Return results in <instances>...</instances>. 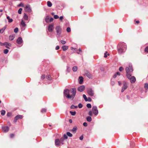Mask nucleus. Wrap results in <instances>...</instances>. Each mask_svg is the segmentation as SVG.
Returning <instances> with one entry per match:
<instances>
[{"label": "nucleus", "instance_id": "obj_1", "mask_svg": "<svg viewBox=\"0 0 148 148\" xmlns=\"http://www.w3.org/2000/svg\"><path fill=\"white\" fill-rule=\"evenodd\" d=\"M76 90L75 88H72L70 90L66 89L64 90V96L67 98L73 99L75 95Z\"/></svg>", "mask_w": 148, "mask_h": 148}, {"label": "nucleus", "instance_id": "obj_2", "mask_svg": "<svg viewBox=\"0 0 148 148\" xmlns=\"http://www.w3.org/2000/svg\"><path fill=\"white\" fill-rule=\"evenodd\" d=\"M124 49L122 48L121 47H120L119 46H118V51L119 53L121 54L124 53L126 50V47L125 46V45L124 44Z\"/></svg>", "mask_w": 148, "mask_h": 148}, {"label": "nucleus", "instance_id": "obj_3", "mask_svg": "<svg viewBox=\"0 0 148 148\" xmlns=\"http://www.w3.org/2000/svg\"><path fill=\"white\" fill-rule=\"evenodd\" d=\"M87 92L89 95L90 96H94L95 93L94 90L91 88H88L87 89Z\"/></svg>", "mask_w": 148, "mask_h": 148}, {"label": "nucleus", "instance_id": "obj_4", "mask_svg": "<svg viewBox=\"0 0 148 148\" xmlns=\"http://www.w3.org/2000/svg\"><path fill=\"white\" fill-rule=\"evenodd\" d=\"M125 70L126 74L131 73L132 72L133 69L131 64H129V66L126 68Z\"/></svg>", "mask_w": 148, "mask_h": 148}, {"label": "nucleus", "instance_id": "obj_5", "mask_svg": "<svg viewBox=\"0 0 148 148\" xmlns=\"http://www.w3.org/2000/svg\"><path fill=\"white\" fill-rule=\"evenodd\" d=\"M56 32L57 33L56 36H60L61 32L62 29L61 28L60 26H58L56 27Z\"/></svg>", "mask_w": 148, "mask_h": 148}, {"label": "nucleus", "instance_id": "obj_6", "mask_svg": "<svg viewBox=\"0 0 148 148\" xmlns=\"http://www.w3.org/2000/svg\"><path fill=\"white\" fill-rule=\"evenodd\" d=\"M7 45H9V47H11V44L10 43H8L7 42H5L3 43H2L0 41V45L1 46H3L4 45H5V47L8 49H10V48L7 47Z\"/></svg>", "mask_w": 148, "mask_h": 148}, {"label": "nucleus", "instance_id": "obj_7", "mask_svg": "<svg viewBox=\"0 0 148 148\" xmlns=\"http://www.w3.org/2000/svg\"><path fill=\"white\" fill-rule=\"evenodd\" d=\"M92 112L95 116L98 114V110L97 107L96 106H94L92 108Z\"/></svg>", "mask_w": 148, "mask_h": 148}, {"label": "nucleus", "instance_id": "obj_8", "mask_svg": "<svg viewBox=\"0 0 148 148\" xmlns=\"http://www.w3.org/2000/svg\"><path fill=\"white\" fill-rule=\"evenodd\" d=\"M24 8L26 12H30L32 11V10L29 5H25Z\"/></svg>", "mask_w": 148, "mask_h": 148}, {"label": "nucleus", "instance_id": "obj_9", "mask_svg": "<svg viewBox=\"0 0 148 148\" xmlns=\"http://www.w3.org/2000/svg\"><path fill=\"white\" fill-rule=\"evenodd\" d=\"M127 83L124 81L123 82V86L122 88L121 92H123L125 90H126L127 88Z\"/></svg>", "mask_w": 148, "mask_h": 148}, {"label": "nucleus", "instance_id": "obj_10", "mask_svg": "<svg viewBox=\"0 0 148 148\" xmlns=\"http://www.w3.org/2000/svg\"><path fill=\"white\" fill-rule=\"evenodd\" d=\"M23 118V116L21 115H18L16 116L14 118V122L16 123L18 119H21Z\"/></svg>", "mask_w": 148, "mask_h": 148}, {"label": "nucleus", "instance_id": "obj_11", "mask_svg": "<svg viewBox=\"0 0 148 148\" xmlns=\"http://www.w3.org/2000/svg\"><path fill=\"white\" fill-rule=\"evenodd\" d=\"M2 130L4 132H8L9 129V127L8 126H2Z\"/></svg>", "mask_w": 148, "mask_h": 148}, {"label": "nucleus", "instance_id": "obj_12", "mask_svg": "<svg viewBox=\"0 0 148 148\" xmlns=\"http://www.w3.org/2000/svg\"><path fill=\"white\" fill-rule=\"evenodd\" d=\"M55 145L57 147H59L60 145H61V144L60 142V139H56L55 140Z\"/></svg>", "mask_w": 148, "mask_h": 148}, {"label": "nucleus", "instance_id": "obj_13", "mask_svg": "<svg viewBox=\"0 0 148 148\" xmlns=\"http://www.w3.org/2000/svg\"><path fill=\"white\" fill-rule=\"evenodd\" d=\"M85 89V86L84 85H81L78 87L77 90L80 92H82Z\"/></svg>", "mask_w": 148, "mask_h": 148}, {"label": "nucleus", "instance_id": "obj_14", "mask_svg": "<svg viewBox=\"0 0 148 148\" xmlns=\"http://www.w3.org/2000/svg\"><path fill=\"white\" fill-rule=\"evenodd\" d=\"M54 29L53 25H50L48 27V30L49 32H53Z\"/></svg>", "mask_w": 148, "mask_h": 148}, {"label": "nucleus", "instance_id": "obj_15", "mask_svg": "<svg viewBox=\"0 0 148 148\" xmlns=\"http://www.w3.org/2000/svg\"><path fill=\"white\" fill-rule=\"evenodd\" d=\"M16 42L18 44H20L23 42V40L21 37H19L16 40Z\"/></svg>", "mask_w": 148, "mask_h": 148}, {"label": "nucleus", "instance_id": "obj_16", "mask_svg": "<svg viewBox=\"0 0 148 148\" xmlns=\"http://www.w3.org/2000/svg\"><path fill=\"white\" fill-rule=\"evenodd\" d=\"M130 82L131 83H134L136 81V79L135 77L132 76V77L130 79Z\"/></svg>", "mask_w": 148, "mask_h": 148}, {"label": "nucleus", "instance_id": "obj_17", "mask_svg": "<svg viewBox=\"0 0 148 148\" xmlns=\"http://www.w3.org/2000/svg\"><path fill=\"white\" fill-rule=\"evenodd\" d=\"M83 78L82 76H80L79 77L78 81L79 84H82L83 82Z\"/></svg>", "mask_w": 148, "mask_h": 148}, {"label": "nucleus", "instance_id": "obj_18", "mask_svg": "<svg viewBox=\"0 0 148 148\" xmlns=\"http://www.w3.org/2000/svg\"><path fill=\"white\" fill-rule=\"evenodd\" d=\"M124 44L125 46L127 47V46L126 44L123 42H121L120 43V44L119 45V46L120 47H121L122 48L124 49V44Z\"/></svg>", "mask_w": 148, "mask_h": 148}, {"label": "nucleus", "instance_id": "obj_19", "mask_svg": "<svg viewBox=\"0 0 148 148\" xmlns=\"http://www.w3.org/2000/svg\"><path fill=\"white\" fill-rule=\"evenodd\" d=\"M77 130V126H74L73 129L71 130V131L74 133H75L76 132V131Z\"/></svg>", "mask_w": 148, "mask_h": 148}, {"label": "nucleus", "instance_id": "obj_20", "mask_svg": "<svg viewBox=\"0 0 148 148\" xmlns=\"http://www.w3.org/2000/svg\"><path fill=\"white\" fill-rule=\"evenodd\" d=\"M86 76L89 78H92V75L90 74V73L88 72H87L86 73Z\"/></svg>", "mask_w": 148, "mask_h": 148}, {"label": "nucleus", "instance_id": "obj_21", "mask_svg": "<svg viewBox=\"0 0 148 148\" xmlns=\"http://www.w3.org/2000/svg\"><path fill=\"white\" fill-rule=\"evenodd\" d=\"M21 24L23 27H25L26 26V25L25 24V22L23 21V20H22L21 22Z\"/></svg>", "mask_w": 148, "mask_h": 148}, {"label": "nucleus", "instance_id": "obj_22", "mask_svg": "<svg viewBox=\"0 0 148 148\" xmlns=\"http://www.w3.org/2000/svg\"><path fill=\"white\" fill-rule=\"evenodd\" d=\"M59 139L62 145H63L64 144V142L65 140L63 138H61Z\"/></svg>", "mask_w": 148, "mask_h": 148}, {"label": "nucleus", "instance_id": "obj_23", "mask_svg": "<svg viewBox=\"0 0 148 148\" xmlns=\"http://www.w3.org/2000/svg\"><path fill=\"white\" fill-rule=\"evenodd\" d=\"M15 37L14 35H10L9 36V39L10 40H12Z\"/></svg>", "mask_w": 148, "mask_h": 148}, {"label": "nucleus", "instance_id": "obj_24", "mask_svg": "<svg viewBox=\"0 0 148 148\" xmlns=\"http://www.w3.org/2000/svg\"><path fill=\"white\" fill-rule=\"evenodd\" d=\"M68 48V46L64 45L62 47V49L64 51H65Z\"/></svg>", "mask_w": 148, "mask_h": 148}, {"label": "nucleus", "instance_id": "obj_25", "mask_svg": "<svg viewBox=\"0 0 148 148\" xmlns=\"http://www.w3.org/2000/svg\"><path fill=\"white\" fill-rule=\"evenodd\" d=\"M131 73L126 74V76L130 80V78H131L132 77V76Z\"/></svg>", "mask_w": 148, "mask_h": 148}, {"label": "nucleus", "instance_id": "obj_26", "mask_svg": "<svg viewBox=\"0 0 148 148\" xmlns=\"http://www.w3.org/2000/svg\"><path fill=\"white\" fill-rule=\"evenodd\" d=\"M7 18L8 20V22L9 23H11L13 21V20L12 18H10L9 16L7 17Z\"/></svg>", "mask_w": 148, "mask_h": 148}, {"label": "nucleus", "instance_id": "obj_27", "mask_svg": "<svg viewBox=\"0 0 148 148\" xmlns=\"http://www.w3.org/2000/svg\"><path fill=\"white\" fill-rule=\"evenodd\" d=\"M86 120L90 122L92 121V118L91 117L88 116L86 117Z\"/></svg>", "mask_w": 148, "mask_h": 148}, {"label": "nucleus", "instance_id": "obj_28", "mask_svg": "<svg viewBox=\"0 0 148 148\" xmlns=\"http://www.w3.org/2000/svg\"><path fill=\"white\" fill-rule=\"evenodd\" d=\"M47 5L49 7H51L52 5V4L50 1H48L47 2Z\"/></svg>", "mask_w": 148, "mask_h": 148}, {"label": "nucleus", "instance_id": "obj_29", "mask_svg": "<svg viewBox=\"0 0 148 148\" xmlns=\"http://www.w3.org/2000/svg\"><path fill=\"white\" fill-rule=\"evenodd\" d=\"M72 69L73 71L76 72L77 70V68L76 66H74L73 68Z\"/></svg>", "mask_w": 148, "mask_h": 148}, {"label": "nucleus", "instance_id": "obj_30", "mask_svg": "<svg viewBox=\"0 0 148 148\" xmlns=\"http://www.w3.org/2000/svg\"><path fill=\"white\" fill-rule=\"evenodd\" d=\"M23 18L25 20H27L28 19V16L27 15L25 14L23 16Z\"/></svg>", "mask_w": 148, "mask_h": 148}, {"label": "nucleus", "instance_id": "obj_31", "mask_svg": "<svg viewBox=\"0 0 148 148\" xmlns=\"http://www.w3.org/2000/svg\"><path fill=\"white\" fill-rule=\"evenodd\" d=\"M49 17L48 16H46L45 18V21L47 23H49Z\"/></svg>", "mask_w": 148, "mask_h": 148}, {"label": "nucleus", "instance_id": "obj_32", "mask_svg": "<svg viewBox=\"0 0 148 148\" xmlns=\"http://www.w3.org/2000/svg\"><path fill=\"white\" fill-rule=\"evenodd\" d=\"M70 113L71 114L72 116H74L76 114V112L75 111L72 112L71 111H70Z\"/></svg>", "mask_w": 148, "mask_h": 148}, {"label": "nucleus", "instance_id": "obj_33", "mask_svg": "<svg viewBox=\"0 0 148 148\" xmlns=\"http://www.w3.org/2000/svg\"><path fill=\"white\" fill-rule=\"evenodd\" d=\"M71 108L72 109H76L77 108V106H74V105H72L71 106Z\"/></svg>", "mask_w": 148, "mask_h": 148}, {"label": "nucleus", "instance_id": "obj_34", "mask_svg": "<svg viewBox=\"0 0 148 148\" xmlns=\"http://www.w3.org/2000/svg\"><path fill=\"white\" fill-rule=\"evenodd\" d=\"M83 98L84 99L85 101H87V99L86 96L84 94L83 95Z\"/></svg>", "mask_w": 148, "mask_h": 148}, {"label": "nucleus", "instance_id": "obj_35", "mask_svg": "<svg viewBox=\"0 0 148 148\" xmlns=\"http://www.w3.org/2000/svg\"><path fill=\"white\" fill-rule=\"evenodd\" d=\"M67 135L69 137H72L73 136L72 134L69 132H67L66 133Z\"/></svg>", "mask_w": 148, "mask_h": 148}, {"label": "nucleus", "instance_id": "obj_36", "mask_svg": "<svg viewBox=\"0 0 148 148\" xmlns=\"http://www.w3.org/2000/svg\"><path fill=\"white\" fill-rule=\"evenodd\" d=\"M5 110H2L1 111V114L2 116H3L5 115Z\"/></svg>", "mask_w": 148, "mask_h": 148}, {"label": "nucleus", "instance_id": "obj_37", "mask_svg": "<svg viewBox=\"0 0 148 148\" xmlns=\"http://www.w3.org/2000/svg\"><path fill=\"white\" fill-rule=\"evenodd\" d=\"M8 49H5L4 50L3 52L5 54H7L8 52Z\"/></svg>", "mask_w": 148, "mask_h": 148}, {"label": "nucleus", "instance_id": "obj_38", "mask_svg": "<svg viewBox=\"0 0 148 148\" xmlns=\"http://www.w3.org/2000/svg\"><path fill=\"white\" fill-rule=\"evenodd\" d=\"M86 106L88 108H90L92 107L90 103H88L86 105Z\"/></svg>", "mask_w": 148, "mask_h": 148}, {"label": "nucleus", "instance_id": "obj_39", "mask_svg": "<svg viewBox=\"0 0 148 148\" xmlns=\"http://www.w3.org/2000/svg\"><path fill=\"white\" fill-rule=\"evenodd\" d=\"M22 9L21 8H20L18 10V12L19 14H21L22 13Z\"/></svg>", "mask_w": 148, "mask_h": 148}, {"label": "nucleus", "instance_id": "obj_40", "mask_svg": "<svg viewBox=\"0 0 148 148\" xmlns=\"http://www.w3.org/2000/svg\"><path fill=\"white\" fill-rule=\"evenodd\" d=\"M18 28L16 27V28H15L14 29V31L15 33H16L18 32Z\"/></svg>", "mask_w": 148, "mask_h": 148}, {"label": "nucleus", "instance_id": "obj_41", "mask_svg": "<svg viewBox=\"0 0 148 148\" xmlns=\"http://www.w3.org/2000/svg\"><path fill=\"white\" fill-rule=\"evenodd\" d=\"M66 31L68 32H71V28L70 27H68L66 29Z\"/></svg>", "mask_w": 148, "mask_h": 148}, {"label": "nucleus", "instance_id": "obj_42", "mask_svg": "<svg viewBox=\"0 0 148 148\" xmlns=\"http://www.w3.org/2000/svg\"><path fill=\"white\" fill-rule=\"evenodd\" d=\"M46 78L50 80L51 79V76L49 75H48L46 76Z\"/></svg>", "mask_w": 148, "mask_h": 148}, {"label": "nucleus", "instance_id": "obj_43", "mask_svg": "<svg viewBox=\"0 0 148 148\" xmlns=\"http://www.w3.org/2000/svg\"><path fill=\"white\" fill-rule=\"evenodd\" d=\"M46 111V109L45 108H43L41 110V112L42 113L45 112Z\"/></svg>", "mask_w": 148, "mask_h": 148}, {"label": "nucleus", "instance_id": "obj_44", "mask_svg": "<svg viewBox=\"0 0 148 148\" xmlns=\"http://www.w3.org/2000/svg\"><path fill=\"white\" fill-rule=\"evenodd\" d=\"M144 88L146 89H147L148 88V84H145L144 85Z\"/></svg>", "mask_w": 148, "mask_h": 148}, {"label": "nucleus", "instance_id": "obj_45", "mask_svg": "<svg viewBox=\"0 0 148 148\" xmlns=\"http://www.w3.org/2000/svg\"><path fill=\"white\" fill-rule=\"evenodd\" d=\"M144 51L146 52H147V53L148 52V46L146 47H145V48L144 50Z\"/></svg>", "mask_w": 148, "mask_h": 148}, {"label": "nucleus", "instance_id": "obj_46", "mask_svg": "<svg viewBox=\"0 0 148 148\" xmlns=\"http://www.w3.org/2000/svg\"><path fill=\"white\" fill-rule=\"evenodd\" d=\"M78 106L79 108H80L82 107L83 105L81 103H80L78 104Z\"/></svg>", "mask_w": 148, "mask_h": 148}, {"label": "nucleus", "instance_id": "obj_47", "mask_svg": "<svg viewBox=\"0 0 148 148\" xmlns=\"http://www.w3.org/2000/svg\"><path fill=\"white\" fill-rule=\"evenodd\" d=\"M59 17L57 15H54V18L55 19H56L58 18H59Z\"/></svg>", "mask_w": 148, "mask_h": 148}, {"label": "nucleus", "instance_id": "obj_48", "mask_svg": "<svg viewBox=\"0 0 148 148\" xmlns=\"http://www.w3.org/2000/svg\"><path fill=\"white\" fill-rule=\"evenodd\" d=\"M5 28H6L5 27H4L2 28L1 29V32H1V33H2L3 32L4 30L5 29Z\"/></svg>", "mask_w": 148, "mask_h": 148}, {"label": "nucleus", "instance_id": "obj_49", "mask_svg": "<svg viewBox=\"0 0 148 148\" xmlns=\"http://www.w3.org/2000/svg\"><path fill=\"white\" fill-rule=\"evenodd\" d=\"M67 69H66V71L67 72H69L70 71V69L68 66H67Z\"/></svg>", "mask_w": 148, "mask_h": 148}, {"label": "nucleus", "instance_id": "obj_50", "mask_svg": "<svg viewBox=\"0 0 148 148\" xmlns=\"http://www.w3.org/2000/svg\"><path fill=\"white\" fill-rule=\"evenodd\" d=\"M115 84V82L114 81L111 80V84L112 85H114Z\"/></svg>", "mask_w": 148, "mask_h": 148}, {"label": "nucleus", "instance_id": "obj_51", "mask_svg": "<svg viewBox=\"0 0 148 148\" xmlns=\"http://www.w3.org/2000/svg\"><path fill=\"white\" fill-rule=\"evenodd\" d=\"M18 6H20L21 7H24V5L22 3H20L18 5Z\"/></svg>", "mask_w": 148, "mask_h": 148}, {"label": "nucleus", "instance_id": "obj_52", "mask_svg": "<svg viewBox=\"0 0 148 148\" xmlns=\"http://www.w3.org/2000/svg\"><path fill=\"white\" fill-rule=\"evenodd\" d=\"M12 115V114L10 112H8L7 114V115L9 117L10 116Z\"/></svg>", "mask_w": 148, "mask_h": 148}, {"label": "nucleus", "instance_id": "obj_53", "mask_svg": "<svg viewBox=\"0 0 148 148\" xmlns=\"http://www.w3.org/2000/svg\"><path fill=\"white\" fill-rule=\"evenodd\" d=\"M45 77V75H42L41 76V79H44Z\"/></svg>", "mask_w": 148, "mask_h": 148}, {"label": "nucleus", "instance_id": "obj_54", "mask_svg": "<svg viewBox=\"0 0 148 148\" xmlns=\"http://www.w3.org/2000/svg\"><path fill=\"white\" fill-rule=\"evenodd\" d=\"M61 42L63 45L64 44L66 43V42L64 40H61Z\"/></svg>", "mask_w": 148, "mask_h": 148}, {"label": "nucleus", "instance_id": "obj_55", "mask_svg": "<svg viewBox=\"0 0 148 148\" xmlns=\"http://www.w3.org/2000/svg\"><path fill=\"white\" fill-rule=\"evenodd\" d=\"M92 99L90 97H88L87 99V101H91Z\"/></svg>", "mask_w": 148, "mask_h": 148}, {"label": "nucleus", "instance_id": "obj_56", "mask_svg": "<svg viewBox=\"0 0 148 148\" xmlns=\"http://www.w3.org/2000/svg\"><path fill=\"white\" fill-rule=\"evenodd\" d=\"M88 114L90 116H92V112L91 111H89L88 112Z\"/></svg>", "mask_w": 148, "mask_h": 148}, {"label": "nucleus", "instance_id": "obj_57", "mask_svg": "<svg viewBox=\"0 0 148 148\" xmlns=\"http://www.w3.org/2000/svg\"><path fill=\"white\" fill-rule=\"evenodd\" d=\"M64 138L65 139H67V136L66 134H64L63 135Z\"/></svg>", "mask_w": 148, "mask_h": 148}, {"label": "nucleus", "instance_id": "obj_58", "mask_svg": "<svg viewBox=\"0 0 148 148\" xmlns=\"http://www.w3.org/2000/svg\"><path fill=\"white\" fill-rule=\"evenodd\" d=\"M123 68L122 67H120L119 68V70L120 71H122L123 70Z\"/></svg>", "mask_w": 148, "mask_h": 148}, {"label": "nucleus", "instance_id": "obj_59", "mask_svg": "<svg viewBox=\"0 0 148 148\" xmlns=\"http://www.w3.org/2000/svg\"><path fill=\"white\" fill-rule=\"evenodd\" d=\"M83 125L84 126H87V124L86 122H84L83 123Z\"/></svg>", "mask_w": 148, "mask_h": 148}, {"label": "nucleus", "instance_id": "obj_60", "mask_svg": "<svg viewBox=\"0 0 148 148\" xmlns=\"http://www.w3.org/2000/svg\"><path fill=\"white\" fill-rule=\"evenodd\" d=\"M53 20V18H50L49 19V22H52Z\"/></svg>", "mask_w": 148, "mask_h": 148}, {"label": "nucleus", "instance_id": "obj_61", "mask_svg": "<svg viewBox=\"0 0 148 148\" xmlns=\"http://www.w3.org/2000/svg\"><path fill=\"white\" fill-rule=\"evenodd\" d=\"M83 135L79 137V139L81 140H82L83 139Z\"/></svg>", "mask_w": 148, "mask_h": 148}, {"label": "nucleus", "instance_id": "obj_62", "mask_svg": "<svg viewBox=\"0 0 148 148\" xmlns=\"http://www.w3.org/2000/svg\"><path fill=\"white\" fill-rule=\"evenodd\" d=\"M59 48H60L59 46H57L56 47V50H58L59 49Z\"/></svg>", "mask_w": 148, "mask_h": 148}, {"label": "nucleus", "instance_id": "obj_63", "mask_svg": "<svg viewBox=\"0 0 148 148\" xmlns=\"http://www.w3.org/2000/svg\"><path fill=\"white\" fill-rule=\"evenodd\" d=\"M14 136V134H11L10 135V137L11 138H12Z\"/></svg>", "mask_w": 148, "mask_h": 148}, {"label": "nucleus", "instance_id": "obj_64", "mask_svg": "<svg viewBox=\"0 0 148 148\" xmlns=\"http://www.w3.org/2000/svg\"><path fill=\"white\" fill-rule=\"evenodd\" d=\"M107 53V52H106V53H104V57L105 58H106L107 57V56L106 55Z\"/></svg>", "mask_w": 148, "mask_h": 148}]
</instances>
